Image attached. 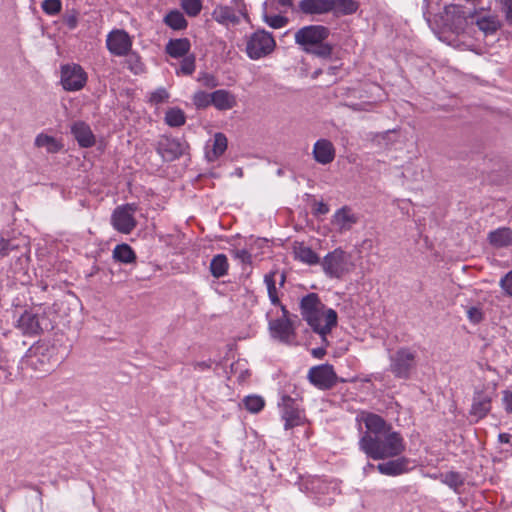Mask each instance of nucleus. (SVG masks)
Instances as JSON below:
<instances>
[{"label":"nucleus","mask_w":512,"mask_h":512,"mask_svg":"<svg viewBox=\"0 0 512 512\" xmlns=\"http://www.w3.org/2000/svg\"><path fill=\"white\" fill-rule=\"evenodd\" d=\"M131 36L123 29H114L108 33L106 47L108 51L118 57H122L132 49Z\"/></svg>","instance_id":"obj_12"},{"label":"nucleus","mask_w":512,"mask_h":512,"mask_svg":"<svg viewBox=\"0 0 512 512\" xmlns=\"http://www.w3.org/2000/svg\"><path fill=\"white\" fill-rule=\"evenodd\" d=\"M263 21L273 29H280L285 27L289 20L287 17L282 15H268L267 13H263Z\"/></svg>","instance_id":"obj_40"},{"label":"nucleus","mask_w":512,"mask_h":512,"mask_svg":"<svg viewBox=\"0 0 512 512\" xmlns=\"http://www.w3.org/2000/svg\"><path fill=\"white\" fill-rule=\"evenodd\" d=\"M186 148V143L177 138L162 137L157 143L158 153L167 161L181 157Z\"/></svg>","instance_id":"obj_15"},{"label":"nucleus","mask_w":512,"mask_h":512,"mask_svg":"<svg viewBox=\"0 0 512 512\" xmlns=\"http://www.w3.org/2000/svg\"><path fill=\"white\" fill-rule=\"evenodd\" d=\"M284 282H285V275L281 274L280 285H283Z\"/></svg>","instance_id":"obj_64"},{"label":"nucleus","mask_w":512,"mask_h":512,"mask_svg":"<svg viewBox=\"0 0 512 512\" xmlns=\"http://www.w3.org/2000/svg\"><path fill=\"white\" fill-rule=\"evenodd\" d=\"M296 258L308 265L320 263L318 255L308 246H299L295 249Z\"/></svg>","instance_id":"obj_36"},{"label":"nucleus","mask_w":512,"mask_h":512,"mask_svg":"<svg viewBox=\"0 0 512 512\" xmlns=\"http://www.w3.org/2000/svg\"><path fill=\"white\" fill-rule=\"evenodd\" d=\"M467 318L473 324H478L483 320V312L478 306H471L466 310Z\"/></svg>","instance_id":"obj_45"},{"label":"nucleus","mask_w":512,"mask_h":512,"mask_svg":"<svg viewBox=\"0 0 512 512\" xmlns=\"http://www.w3.org/2000/svg\"><path fill=\"white\" fill-rule=\"evenodd\" d=\"M245 408L251 413H259L265 406L264 399L259 395H248L243 399Z\"/></svg>","instance_id":"obj_38"},{"label":"nucleus","mask_w":512,"mask_h":512,"mask_svg":"<svg viewBox=\"0 0 512 512\" xmlns=\"http://www.w3.org/2000/svg\"><path fill=\"white\" fill-rule=\"evenodd\" d=\"M212 93H207L204 91H197L192 98L193 104L197 109H204L210 105H212Z\"/></svg>","instance_id":"obj_42"},{"label":"nucleus","mask_w":512,"mask_h":512,"mask_svg":"<svg viewBox=\"0 0 512 512\" xmlns=\"http://www.w3.org/2000/svg\"><path fill=\"white\" fill-rule=\"evenodd\" d=\"M503 4L506 21L512 26V0H505Z\"/></svg>","instance_id":"obj_54"},{"label":"nucleus","mask_w":512,"mask_h":512,"mask_svg":"<svg viewBox=\"0 0 512 512\" xmlns=\"http://www.w3.org/2000/svg\"><path fill=\"white\" fill-rule=\"evenodd\" d=\"M70 130L81 147L88 148L95 144V136L87 123L76 121L71 125Z\"/></svg>","instance_id":"obj_22"},{"label":"nucleus","mask_w":512,"mask_h":512,"mask_svg":"<svg viewBox=\"0 0 512 512\" xmlns=\"http://www.w3.org/2000/svg\"><path fill=\"white\" fill-rule=\"evenodd\" d=\"M195 56L194 55H188L185 56L181 63L179 69L176 70L177 75L183 74V75H191L195 71Z\"/></svg>","instance_id":"obj_43"},{"label":"nucleus","mask_w":512,"mask_h":512,"mask_svg":"<svg viewBox=\"0 0 512 512\" xmlns=\"http://www.w3.org/2000/svg\"><path fill=\"white\" fill-rule=\"evenodd\" d=\"M165 123L170 127H180L186 122V116L183 110L174 107L170 108L165 113Z\"/></svg>","instance_id":"obj_35"},{"label":"nucleus","mask_w":512,"mask_h":512,"mask_svg":"<svg viewBox=\"0 0 512 512\" xmlns=\"http://www.w3.org/2000/svg\"><path fill=\"white\" fill-rule=\"evenodd\" d=\"M137 207L135 204H124L117 206L111 215V225L113 228L122 233H131L137 225L135 212Z\"/></svg>","instance_id":"obj_9"},{"label":"nucleus","mask_w":512,"mask_h":512,"mask_svg":"<svg viewBox=\"0 0 512 512\" xmlns=\"http://www.w3.org/2000/svg\"><path fill=\"white\" fill-rule=\"evenodd\" d=\"M337 71H338V67L337 66H330V67L327 68L326 73L331 75V76H335L337 74Z\"/></svg>","instance_id":"obj_62"},{"label":"nucleus","mask_w":512,"mask_h":512,"mask_svg":"<svg viewBox=\"0 0 512 512\" xmlns=\"http://www.w3.org/2000/svg\"><path fill=\"white\" fill-rule=\"evenodd\" d=\"M180 5L190 17L198 16L203 7L202 0H181Z\"/></svg>","instance_id":"obj_39"},{"label":"nucleus","mask_w":512,"mask_h":512,"mask_svg":"<svg viewBox=\"0 0 512 512\" xmlns=\"http://www.w3.org/2000/svg\"><path fill=\"white\" fill-rule=\"evenodd\" d=\"M349 255L341 248L329 252L320 261L325 275L329 278H342L349 272Z\"/></svg>","instance_id":"obj_6"},{"label":"nucleus","mask_w":512,"mask_h":512,"mask_svg":"<svg viewBox=\"0 0 512 512\" xmlns=\"http://www.w3.org/2000/svg\"><path fill=\"white\" fill-rule=\"evenodd\" d=\"M227 137L223 133H216L211 148H206V158L209 162L217 160L227 149Z\"/></svg>","instance_id":"obj_28"},{"label":"nucleus","mask_w":512,"mask_h":512,"mask_svg":"<svg viewBox=\"0 0 512 512\" xmlns=\"http://www.w3.org/2000/svg\"><path fill=\"white\" fill-rule=\"evenodd\" d=\"M375 466L372 463H367L363 467V472L365 475L369 474L372 470H374Z\"/></svg>","instance_id":"obj_60"},{"label":"nucleus","mask_w":512,"mask_h":512,"mask_svg":"<svg viewBox=\"0 0 512 512\" xmlns=\"http://www.w3.org/2000/svg\"><path fill=\"white\" fill-rule=\"evenodd\" d=\"M210 272L213 277L221 278L227 275L229 269L228 259L225 254L215 255L210 262Z\"/></svg>","instance_id":"obj_30"},{"label":"nucleus","mask_w":512,"mask_h":512,"mask_svg":"<svg viewBox=\"0 0 512 512\" xmlns=\"http://www.w3.org/2000/svg\"><path fill=\"white\" fill-rule=\"evenodd\" d=\"M314 214L325 215L329 212V206L323 201L316 202L313 208Z\"/></svg>","instance_id":"obj_53"},{"label":"nucleus","mask_w":512,"mask_h":512,"mask_svg":"<svg viewBox=\"0 0 512 512\" xmlns=\"http://www.w3.org/2000/svg\"><path fill=\"white\" fill-rule=\"evenodd\" d=\"M475 23L485 35H493L501 27L498 15L491 13H477Z\"/></svg>","instance_id":"obj_24"},{"label":"nucleus","mask_w":512,"mask_h":512,"mask_svg":"<svg viewBox=\"0 0 512 512\" xmlns=\"http://www.w3.org/2000/svg\"><path fill=\"white\" fill-rule=\"evenodd\" d=\"M325 307L316 293H309L300 301L301 315L308 325L317 326L316 316Z\"/></svg>","instance_id":"obj_14"},{"label":"nucleus","mask_w":512,"mask_h":512,"mask_svg":"<svg viewBox=\"0 0 512 512\" xmlns=\"http://www.w3.org/2000/svg\"><path fill=\"white\" fill-rule=\"evenodd\" d=\"M502 403L504 410L512 414V389H506L502 392Z\"/></svg>","instance_id":"obj_51"},{"label":"nucleus","mask_w":512,"mask_h":512,"mask_svg":"<svg viewBox=\"0 0 512 512\" xmlns=\"http://www.w3.org/2000/svg\"><path fill=\"white\" fill-rule=\"evenodd\" d=\"M67 24H68V26H69L71 29L75 28V27H76V25H77V19H76V17H74V16H73V17H70V18L67 20Z\"/></svg>","instance_id":"obj_61"},{"label":"nucleus","mask_w":512,"mask_h":512,"mask_svg":"<svg viewBox=\"0 0 512 512\" xmlns=\"http://www.w3.org/2000/svg\"><path fill=\"white\" fill-rule=\"evenodd\" d=\"M211 15L214 21L225 27L238 25L242 18L233 7L222 4L217 5Z\"/></svg>","instance_id":"obj_18"},{"label":"nucleus","mask_w":512,"mask_h":512,"mask_svg":"<svg viewBox=\"0 0 512 512\" xmlns=\"http://www.w3.org/2000/svg\"><path fill=\"white\" fill-rule=\"evenodd\" d=\"M276 48L273 34L265 29H257L245 36V53L251 60H260L271 55Z\"/></svg>","instance_id":"obj_4"},{"label":"nucleus","mask_w":512,"mask_h":512,"mask_svg":"<svg viewBox=\"0 0 512 512\" xmlns=\"http://www.w3.org/2000/svg\"><path fill=\"white\" fill-rule=\"evenodd\" d=\"M317 489H318L319 493H328V494H330V492H332V494H335V491L337 490V486H336V484H333L331 486V485L327 484L324 481H318Z\"/></svg>","instance_id":"obj_52"},{"label":"nucleus","mask_w":512,"mask_h":512,"mask_svg":"<svg viewBox=\"0 0 512 512\" xmlns=\"http://www.w3.org/2000/svg\"><path fill=\"white\" fill-rule=\"evenodd\" d=\"M430 477L439 480L441 483L447 485L455 493H460V488L465 483L464 475L456 471H448L445 473L434 474L431 475Z\"/></svg>","instance_id":"obj_26"},{"label":"nucleus","mask_w":512,"mask_h":512,"mask_svg":"<svg viewBox=\"0 0 512 512\" xmlns=\"http://www.w3.org/2000/svg\"><path fill=\"white\" fill-rule=\"evenodd\" d=\"M358 221V217L351 208L344 206L338 209L332 217V225H334L340 233L351 230Z\"/></svg>","instance_id":"obj_21"},{"label":"nucleus","mask_w":512,"mask_h":512,"mask_svg":"<svg viewBox=\"0 0 512 512\" xmlns=\"http://www.w3.org/2000/svg\"><path fill=\"white\" fill-rule=\"evenodd\" d=\"M164 23L173 30H183L187 27L188 22L179 10H171L164 17Z\"/></svg>","instance_id":"obj_32"},{"label":"nucleus","mask_w":512,"mask_h":512,"mask_svg":"<svg viewBox=\"0 0 512 512\" xmlns=\"http://www.w3.org/2000/svg\"><path fill=\"white\" fill-rule=\"evenodd\" d=\"M15 326L24 335H37L43 329L40 316L27 310L17 319Z\"/></svg>","instance_id":"obj_17"},{"label":"nucleus","mask_w":512,"mask_h":512,"mask_svg":"<svg viewBox=\"0 0 512 512\" xmlns=\"http://www.w3.org/2000/svg\"><path fill=\"white\" fill-rule=\"evenodd\" d=\"M317 326L309 325L314 332L321 336L322 342L329 346L327 335L337 326V312L332 308H323L316 316Z\"/></svg>","instance_id":"obj_13"},{"label":"nucleus","mask_w":512,"mask_h":512,"mask_svg":"<svg viewBox=\"0 0 512 512\" xmlns=\"http://www.w3.org/2000/svg\"><path fill=\"white\" fill-rule=\"evenodd\" d=\"M332 50V45L323 41L311 47L310 50L306 51V53H310L321 58H328L331 56Z\"/></svg>","instance_id":"obj_41"},{"label":"nucleus","mask_w":512,"mask_h":512,"mask_svg":"<svg viewBox=\"0 0 512 512\" xmlns=\"http://www.w3.org/2000/svg\"><path fill=\"white\" fill-rule=\"evenodd\" d=\"M232 6L245 21H249V14L244 0H231Z\"/></svg>","instance_id":"obj_48"},{"label":"nucleus","mask_w":512,"mask_h":512,"mask_svg":"<svg viewBox=\"0 0 512 512\" xmlns=\"http://www.w3.org/2000/svg\"><path fill=\"white\" fill-rule=\"evenodd\" d=\"M312 154L317 163L327 165L335 158V148L330 140L322 138L314 143Z\"/></svg>","instance_id":"obj_20"},{"label":"nucleus","mask_w":512,"mask_h":512,"mask_svg":"<svg viewBox=\"0 0 512 512\" xmlns=\"http://www.w3.org/2000/svg\"><path fill=\"white\" fill-rule=\"evenodd\" d=\"M280 6L291 8L294 4V0H275Z\"/></svg>","instance_id":"obj_59"},{"label":"nucleus","mask_w":512,"mask_h":512,"mask_svg":"<svg viewBox=\"0 0 512 512\" xmlns=\"http://www.w3.org/2000/svg\"><path fill=\"white\" fill-rule=\"evenodd\" d=\"M276 272H270L264 276V283L266 284L268 296L273 305H278L280 303L278 292L276 288V280H275Z\"/></svg>","instance_id":"obj_37"},{"label":"nucleus","mask_w":512,"mask_h":512,"mask_svg":"<svg viewBox=\"0 0 512 512\" xmlns=\"http://www.w3.org/2000/svg\"><path fill=\"white\" fill-rule=\"evenodd\" d=\"M492 395L488 392L477 391L473 396L470 416L479 421L487 416L491 410Z\"/></svg>","instance_id":"obj_16"},{"label":"nucleus","mask_w":512,"mask_h":512,"mask_svg":"<svg viewBox=\"0 0 512 512\" xmlns=\"http://www.w3.org/2000/svg\"><path fill=\"white\" fill-rule=\"evenodd\" d=\"M35 146L45 148L48 153H57L62 145L52 136L40 133L35 138Z\"/></svg>","instance_id":"obj_33"},{"label":"nucleus","mask_w":512,"mask_h":512,"mask_svg":"<svg viewBox=\"0 0 512 512\" xmlns=\"http://www.w3.org/2000/svg\"><path fill=\"white\" fill-rule=\"evenodd\" d=\"M54 350L53 347L46 344L31 346L22 358V367L40 373L50 372L57 364V359L54 358Z\"/></svg>","instance_id":"obj_3"},{"label":"nucleus","mask_w":512,"mask_h":512,"mask_svg":"<svg viewBox=\"0 0 512 512\" xmlns=\"http://www.w3.org/2000/svg\"><path fill=\"white\" fill-rule=\"evenodd\" d=\"M356 421L365 426L358 445L367 457L383 460L398 457L405 451L406 445L401 434L393 430L391 424L381 416L363 410L356 415Z\"/></svg>","instance_id":"obj_1"},{"label":"nucleus","mask_w":512,"mask_h":512,"mask_svg":"<svg viewBox=\"0 0 512 512\" xmlns=\"http://www.w3.org/2000/svg\"><path fill=\"white\" fill-rule=\"evenodd\" d=\"M60 83L65 91L76 92L83 89L87 83L88 75L76 63L64 64L60 68Z\"/></svg>","instance_id":"obj_7"},{"label":"nucleus","mask_w":512,"mask_h":512,"mask_svg":"<svg viewBox=\"0 0 512 512\" xmlns=\"http://www.w3.org/2000/svg\"><path fill=\"white\" fill-rule=\"evenodd\" d=\"M416 351L401 347L390 355V372L399 379H409L416 368Z\"/></svg>","instance_id":"obj_5"},{"label":"nucleus","mask_w":512,"mask_h":512,"mask_svg":"<svg viewBox=\"0 0 512 512\" xmlns=\"http://www.w3.org/2000/svg\"><path fill=\"white\" fill-rule=\"evenodd\" d=\"M232 255L243 264H250L252 261L251 254L246 249L232 250Z\"/></svg>","instance_id":"obj_49"},{"label":"nucleus","mask_w":512,"mask_h":512,"mask_svg":"<svg viewBox=\"0 0 512 512\" xmlns=\"http://www.w3.org/2000/svg\"><path fill=\"white\" fill-rule=\"evenodd\" d=\"M280 408L281 418L284 421L286 430L300 426L304 423L305 416L300 409L298 403L288 395H283L281 402L278 404Z\"/></svg>","instance_id":"obj_10"},{"label":"nucleus","mask_w":512,"mask_h":512,"mask_svg":"<svg viewBox=\"0 0 512 512\" xmlns=\"http://www.w3.org/2000/svg\"><path fill=\"white\" fill-rule=\"evenodd\" d=\"M43 11L49 15H56L61 11V0H44L41 5Z\"/></svg>","instance_id":"obj_44"},{"label":"nucleus","mask_w":512,"mask_h":512,"mask_svg":"<svg viewBox=\"0 0 512 512\" xmlns=\"http://www.w3.org/2000/svg\"><path fill=\"white\" fill-rule=\"evenodd\" d=\"M487 238L489 243L496 248L507 247L512 244V230L501 227L491 231Z\"/></svg>","instance_id":"obj_29"},{"label":"nucleus","mask_w":512,"mask_h":512,"mask_svg":"<svg viewBox=\"0 0 512 512\" xmlns=\"http://www.w3.org/2000/svg\"><path fill=\"white\" fill-rule=\"evenodd\" d=\"M321 343H322L321 347L313 348L311 350L312 356L316 359H322L326 355V347L327 346L322 341H321Z\"/></svg>","instance_id":"obj_55"},{"label":"nucleus","mask_w":512,"mask_h":512,"mask_svg":"<svg viewBox=\"0 0 512 512\" xmlns=\"http://www.w3.org/2000/svg\"><path fill=\"white\" fill-rule=\"evenodd\" d=\"M299 11L307 16L331 14L335 18L355 14L359 3L355 0H300Z\"/></svg>","instance_id":"obj_2"},{"label":"nucleus","mask_w":512,"mask_h":512,"mask_svg":"<svg viewBox=\"0 0 512 512\" xmlns=\"http://www.w3.org/2000/svg\"><path fill=\"white\" fill-rule=\"evenodd\" d=\"M330 35L329 29L320 24L307 25L295 32L294 40L306 52L311 47L325 41Z\"/></svg>","instance_id":"obj_8"},{"label":"nucleus","mask_w":512,"mask_h":512,"mask_svg":"<svg viewBox=\"0 0 512 512\" xmlns=\"http://www.w3.org/2000/svg\"><path fill=\"white\" fill-rule=\"evenodd\" d=\"M409 463V459L405 457H398L394 460L379 463L376 468L382 475L394 477L408 472Z\"/></svg>","instance_id":"obj_23"},{"label":"nucleus","mask_w":512,"mask_h":512,"mask_svg":"<svg viewBox=\"0 0 512 512\" xmlns=\"http://www.w3.org/2000/svg\"><path fill=\"white\" fill-rule=\"evenodd\" d=\"M511 439H512V436L509 433H500L498 435V441L500 443L508 444V443H510Z\"/></svg>","instance_id":"obj_58"},{"label":"nucleus","mask_w":512,"mask_h":512,"mask_svg":"<svg viewBox=\"0 0 512 512\" xmlns=\"http://www.w3.org/2000/svg\"><path fill=\"white\" fill-rule=\"evenodd\" d=\"M126 57L125 64L126 67L135 75L142 74L145 71V65L142 62L140 55L132 51V49L128 52V54L124 55Z\"/></svg>","instance_id":"obj_34"},{"label":"nucleus","mask_w":512,"mask_h":512,"mask_svg":"<svg viewBox=\"0 0 512 512\" xmlns=\"http://www.w3.org/2000/svg\"><path fill=\"white\" fill-rule=\"evenodd\" d=\"M191 44L187 38L171 39L166 44V53L172 58H181L188 56Z\"/></svg>","instance_id":"obj_27"},{"label":"nucleus","mask_w":512,"mask_h":512,"mask_svg":"<svg viewBox=\"0 0 512 512\" xmlns=\"http://www.w3.org/2000/svg\"><path fill=\"white\" fill-rule=\"evenodd\" d=\"M500 287L509 296H512V270L500 280Z\"/></svg>","instance_id":"obj_50"},{"label":"nucleus","mask_w":512,"mask_h":512,"mask_svg":"<svg viewBox=\"0 0 512 512\" xmlns=\"http://www.w3.org/2000/svg\"><path fill=\"white\" fill-rule=\"evenodd\" d=\"M284 313L283 318L276 319L270 322V330L273 337L278 338L282 342L291 341L294 335L292 322L286 317V309L282 307Z\"/></svg>","instance_id":"obj_19"},{"label":"nucleus","mask_w":512,"mask_h":512,"mask_svg":"<svg viewBox=\"0 0 512 512\" xmlns=\"http://www.w3.org/2000/svg\"><path fill=\"white\" fill-rule=\"evenodd\" d=\"M169 98V93L165 88H158L150 94V102L160 104Z\"/></svg>","instance_id":"obj_47"},{"label":"nucleus","mask_w":512,"mask_h":512,"mask_svg":"<svg viewBox=\"0 0 512 512\" xmlns=\"http://www.w3.org/2000/svg\"><path fill=\"white\" fill-rule=\"evenodd\" d=\"M112 253L113 258L120 263L130 264L136 260L135 252L126 243L116 245Z\"/></svg>","instance_id":"obj_31"},{"label":"nucleus","mask_w":512,"mask_h":512,"mask_svg":"<svg viewBox=\"0 0 512 512\" xmlns=\"http://www.w3.org/2000/svg\"><path fill=\"white\" fill-rule=\"evenodd\" d=\"M212 105L220 111L232 109L237 101L233 93L225 89H219L212 92Z\"/></svg>","instance_id":"obj_25"},{"label":"nucleus","mask_w":512,"mask_h":512,"mask_svg":"<svg viewBox=\"0 0 512 512\" xmlns=\"http://www.w3.org/2000/svg\"><path fill=\"white\" fill-rule=\"evenodd\" d=\"M307 377L311 384L321 390L332 388L338 380L333 366L329 364H322L310 368Z\"/></svg>","instance_id":"obj_11"},{"label":"nucleus","mask_w":512,"mask_h":512,"mask_svg":"<svg viewBox=\"0 0 512 512\" xmlns=\"http://www.w3.org/2000/svg\"><path fill=\"white\" fill-rule=\"evenodd\" d=\"M210 368V363L207 361H201L194 363V369L204 371Z\"/></svg>","instance_id":"obj_57"},{"label":"nucleus","mask_w":512,"mask_h":512,"mask_svg":"<svg viewBox=\"0 0 512 512\" xmlns=\"http://www.w3.org/2000/svg\"><path fill=\"white\" fill-rule=\"evenodd\" d=\"M333 501H334V499L332 497H329L328 499H325L323 501L321 499H318V502L321 505H330V504H332Z\"/></svg>","instance_id":"obj_63"},{"label":"nucleus","mask_w":512,"mask_h":512,"mask_svg":"<svg viewBox=\"0 0 512 512\" xmlns=\"http://www.w3.org/2000/svg\"><path fill=\"white\" fill-rule=\"evenodd\" d=\"M203 83L205 86L208 87H214L217 85L215 78L212 75H204L203 77Z\"/></svg>","instance_id":"obj_56"},{"label":"nucleus","mask_w":512,"mask_h":512,"mask_svg":"<svg viewBox=\"0 0 512 512\" xmlns=\"http://www.w3.org/2000/svg\"><path fill=\"white\" fill-rule=\"evenodd\" d=\"M18 249V244L12 240L0 239V255L2 257L10 255L14 250Z\"/></svg>","instance_id":"obj_46"}]
</instances>
